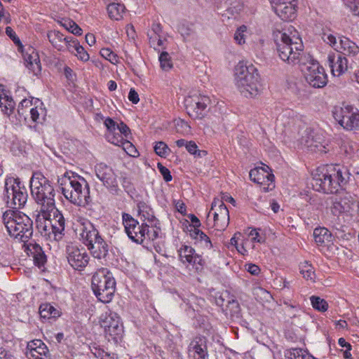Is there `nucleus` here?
I'll return each mask as SVG.
<instances>
[{
	"label": "nucleus",
	"instance_id": "f257e3e1",
	"mask_svg": "<svg viewBox=\"0 0 359 359\" xmlns=\"http://www.w3.org/2000/svg\"><path fill=\"white\" fill-rule=\"evenodd\" d=\"M350 172L347 168L339 165H327L316 169L313 173V189L325 194L337 193L347 184Z\"/></svg>",
	"mask_w": 359,
	"mask_h": 359
},
{
	"label": "nucleus",
	"instance_id": "4be33fe9",
	"mask_svg": "<svg viewBox=\"0 0 359 359\" xmlns=\"http://www.w3.org/2000/svg\"><path fill=\"white\" fill-rule=\"evenodd\" d=\"M26 356L33 359H46L50 358L47 346L40 339H34L27 343Z\"/></svg>",
	"mask_w": 359,
	"mask_h": 359
},
{
	"label": "nucleus",
	"instance_id": "4c0bfd02",
	"mask_svg": "<svg viewBox=\"0 0 359 359\" xmlns=\"http://www.w3.org/2000/svg\"><path fill=\"white\" fill-rule=\"evenodd\" d=\"M29 113L32 120L34 122H40L41 119H43V116H46V110L41 106L30 108Z\"/></svg>",
	"mask_w": 359,
	"mask_h": 359
},
{
	"label": "nucleus",
	"instance_id": "0e129e2a",
	"mask_svg": "<svg viewBox=\"0 0 359 359\" xmlns=\"http://www.w3.org/2000/svg\"><path fill=\"white\" fill-rule=\"evenodd\" d=\"M250 236L252 237V241L259 243H262L265 241V238L261 236L257 229H252L250 232Z\"/></svg>",
	"mask_w": 359,
	"mask_h": 359
},
{
	"label": "nucleus",
	"instance_id": "ddd939ff",
	"mask_svg": "<svg viewBox=\"0 0 359 359\" xmlns=\"http://www.w3.org/2000/svg\"><path fill=\"white\" fill-rule=\"evenodd\" d=\"M323 41L333 47L341 55L355 57L359 53L358 45L345 36L339 37L338 40L331 34H323Z\"/></svg>",
	"mask_w": 359,
	"mask_h": 359
},
{
	"label": "nucleus",
	"instance_id": "412c9836",
	"mask_svg": "<svg viewBox=\"0 0 359 359\" xmlns=\"http://www.w3.org/2000/svg\"><path fill=\"white\" fill-rule=\"evenodd\" d=\"M275 13L285 21H292L297 17V0H289L271 4Z\"/></svg>",
	"mask_w": 359,
	"mask_h": 359
},
{
	"label": "nucleus",
	"instance_id": "5fc2aeb1",
	"mask_svg": "<svg viewBox=\"0 0 359 359\" xmlns=\"http://www.w3.org/2000/svg\"><path fill=\"white\" fill-rule=\"evenodd\" d=\"M157 168L162 175L163 180L166 182H170L172 179V177L170 174V170L165 166H163L161 163H158L157 165Z\"/></svg>",
	"mask_w": 359,
	"mask_h": 359
},
{
	"label": "nucleus",
	"instance_id": "79ce46f5",
	"mask_svg": "<svg viewBox=\"0 0 359 359\" xmlns=\"http://www.w3.org/2000/svg\"><path fill=\"white\" fill-rule=\"evenodd\" d=\"M62 25L69 32L74 35L80 36L82 34L81 28L74 21L66 20L62 23Z\"/></svg>",
	"mask_w": 359,
	"mask_h": 359
},
{
	"label": "nucleus",
	"instance_id": "ea45409f",
	"mask_svg": "<svg viewBox=\"0 0 359 359\" xmlns=\"http://www.w3.org/2000/svg\"><path fill=\"white\" fill-rule=\"evenodd\" d=\"M32 106V101L28 99H23L18 107V113L20 116L26 118V116Z\"/></svg>",
	"mask_w": 359,
	"mask_h": 359
},
{
	"label": "nucleus",
	"instance_id": "864d4df0",
	"mask_svg": "<svg viewBox=\"0 0 359 359\" xmlns=\"http://www.w3.org/2000/svg\"><path fill=\"white\" fill-rule=\"evenodd\" d=\"M175 126L177 133L182 134L188 133L191 130V127L189 126L188 123L183 120L177 121Z\"/></svg>",
	"mask_w": 359,
	"mask_h": 359
},
{
	"label": "nucleus",
	"instance_id": "2f4dec72",
	"mask_svg": "<svg viewBox=\"0 0 359 359\" xmlns=\"http://www.w3.org/2000/svg\"><path fill=\"white\" fill-rule=\"evenodd\" d=\"M47 37L49 42L57 50L64 51L65 50V43L68 42V36H64L59 31L50 30L47 33Z\"/></svg>",
	"mask_w": 359,
	"mask_h": 359
},
{
	"label": "nucleus",
	"instance_id": "e433bc0d",
	"mask_svg": "<svg viewBox=\"0 0 359 359\" xmlns=\"http://www.w3.org/2000/svg\"><path fill=\"white\" fill-rule=\"evenodd\" d=\"M300 273L306 280H314L316 278L315 271L311 264L304 262L300 266Z\"/></svg>",
	"mask_w": 359,
	"mask_h": 359
},
{
	"label": "nucleus",
	"instance_id": "6ab92c4d",
	"mask_svg": "<svg viewBox=\"0 0 359 359\" xmlns=\"http://www.w3.org/2000/svg\"><path fill=\"white\" fill-rule=\"evenodd\" d=\"M69 264L76 270H83L88 264L89 256L84 249L80 250L74 245L67 248Z\"/></svg>",
	"mask_w": 359,
	"mask_h": 359
},
{
	"label": "nucleus",
	"instance_id": "bf43d9fd",
	"mask_svg": "<svg viewBox=\"0 0 359 359\" xmlns=\"http://www.w3.org/2000/svg\"><path fill=\"white\" fill-rule=\"evenodd\" d=\"M198 241L203 243V247L206 249L210 250L212 248V244L210 238L204 233H200V237Z\"/></svg>",
	"mask_w": 359,
	"mask_h": 359
},
{
	"label": "nucleus",
	"instance_id": "680f3d73",
	"mask_svg": "<svg viewBox=\"0 0 359 359\" xmlns=\"http://www.w3.org/2000/svg\"><path fill=\"white\" fill-rule=\"evenodd\" d=\"M179 32L184 39L190 36L194 32L193 29L189 25H182L179 27Z\"/></svg>",
	"mask_w": 359,
	"mask_h": 359
},
{
	"label": "nucleus",
	"instance_id": "6e6552de",
	"mask_svg": "<svg viewBox=\"0 0 359 359\" xmlns=\"http://www.w3.org/2000/svg\"><path fill=\"white\" fill-rule=\"evenodd\" d=\"M81 237L95 258L98 259L106 258L109 252V245L91 223L83 228Z\"/></svg>",
	"mask_w": 359,
	"mask_h": 359
},
{
	"label": "nucleus",
	"instance_id": "774afa93",
	"mask_svg": "<svg viewBox=\"0 0 359 359\" xmlns=\"http://www.w3.org/2000/svg\"><path fill=\"white\" fill-rule=\"evenodd\" d=\"M128 100L133 104H137L140 101L138 93L135 91V89L131 88L128 93Z\"/></svg>",
	"mask_w": 359,
	"mask_h": 359
},
{
	"label": "nucleus",
	"instance_id": "473e14b6",
	"mask_svg": "<svg viewBox=\"0 0 359 359\" xmlns=\"http://www.w3.org/2000/svg\"><path fill=\"white\" fill-rule=\"evenodd\" d=\"M39 310L41 318L45 320L56 318L60 316V311L50 303L41 304Z\"/></svg>",
	"mask_w": 359,
	"mask_h": 359
},
{
	"label": "nucleus",
	"instance_id": "c85d7f7f",
	"mask_svg": "<svg viewBox=\"0 0 359 359\" xmlns=\"http://www.w3.org/2000/svg\"><path fill=\"white\" fill-rule=\"evenodd\" d=\"M26 249L33 257L35 265L43 266L46 262V256L41 247L36 243H29L26 245Z\"/></svg>",
	"mask_w": 359,
	"mask_h": 359
},
{
	"label": "nucleus",
	"instance_id": "f03ea898",
	"mask_svg": "<svg viewBox=\"0 0 359 359\" xmlns=\"http://www.w3.org/2000/svg\"><path fill=\"white\" fill-rule=\"evenodd\" d=\"M29 187L31 196L39 205V212L47 219L55 209V191L52 182L42 173L36 172L30 179Z\"/></svg>",
	"mask_w": 359,
	"mask_h": 359
},
{
	"label": "nucleus",
	"instance_id": "58836bf2",
	"mask_svg": "<svg viewBox=\"0 0 359 359\" xmlns=\"http://www.w3.org/2000/svg\"><path fill=\"white\" fill-rule=\"evenodd\" d=\"M187 151L196 157H203L205 156L208 152L205 150H200L198 149V146L194 141H189L186 146Z\"/></svg>",
	"mask_w": 359,
	"mask_h": 359
},
{
	"label": "nucleus",
	"instance_id": "1a4fd4ad",
	"mask_svg": "<svg viewBox=\"0 0 359 359\" xmlns=\"http://www.w3.org/2000/svg\"><path fill=\"white\" fill-rule=\"evenodd\" d=\"M4 201L8 205L19 209L25 205L27 201V192L18 177H7L4 184Z\"/></svg>",
	"mask_w": 359,
	"mask_h": 359
},
{
	"label": "nucleus",
	"instance_id": "6e6d98bb",
	"mask_svg": "<svg viewBox=\"0 0 359 359\" xmlns=\"http://www.w3.org/2000/svg\"><path fill=\"white\" fill-rule=\"evenodd\" d=\"M74 55L81 61L87 62L89 60V54L85 50L84 48L80 45L79 47H76V50Z\"/></svg>",
	"mask_w": 359,
	"mask_h": 359
},
{
	"label": "nucleus",
	"instance_id": "20e7f679",
	"mask_svg": "<svg viewBox=\"0 0 359 359\" xmlns=\"http://www.w3.org/2000/svg\"><path fill=\"white\" fill-rule=\"evenodd\" d=\"M279 57L289 65L300 63L303 56L304 46L299 37L290 36L285 32L276 30L273 32Z\"/></svg>",
	"mask_w": 359,
	"mask_h": 359
},
{
	"label": "nucleus",
	"instance_id": "c03bdc74",
	"mask_svg": "<svg viewBox=\"0 0 359 359\" xmlns=\"http://www.w3.org/2000/svg\"><path fill=\"white\" fill-rule=\"evenodd\" d=\"M159 62L161 65V67L163 70H168L172 68V64L170 60V57L169 54L163 51L159 56Z\"/></svg>",
	"mask_w": 359,
	"mask_h": 359
},
{
	"label": "nucleus",
	"instance_id": "49530a36",
	"mask_svg": "<svg viewBox=\"0 0 359 359\" xmlns=\"http://www.w3.org/2000/svg\"><path fill=\"white\" fill-rule=\"evenodd\" d=\"M123 149L130 156L135 157L139 154L135 146L128 140H125L122 147Z\"/></svg>",
	"mask_w": 359,
	"mask_h": 359
},
{
	"label": "nucleus",
	"instance_id": "9b49d317",
	"mask_svg": "<svg viewBox=\"0 0 359 359\" xmlns=\"http://www.w3.org/2000/svg\"><path fill=\"white\" fill-rule=\"evenodd\" d=\"M334 118L346 130H359V110L351 105L336 106L332 110Z\"/></svg>",
	"mask_w": 359,
	"mask_h": 359
},
{
	"label": "nucleus",
	"instance_id": "aec40b11",
	"mask_svg": "<svg viewBox=\"0 0 359 359\" xmlns=\"http://www.w3.org/2000/svg\"><path fill=\"white\" fill-rule=\"evenodd\" d=\"M249 176L252 181L260 184L264 192L271 191L275 187L274 175L269 173L263 168L252 169L250 171Z\"/></svg>",
	"mask_w": 359,
	"mask_h": 359
},
{
	"label": "nucleus",
	"instance_id": "603ef678",
	"mask_svg": "<svg viewBox=\"0 0 359 359\" xmlns=\"http://www.w3.org/2000/svg\"><path fill=\"white\" fill-rule=\"evenodd\" d=\"M90 349L91 353L95 355V357L100 359H104L105 355H107V352L101 348L99 346L96 344H93L90 346Z\"/></svg>",
	"mask_w": 359,
	"mask_h": 359
},
{
	"label": "nucleus",
	"instance_id": "393cba45",
	"mask_svg": "<svg viewBox=\"0 0 359 359\" xmlns=\"http://www.w3.org/2000/svg\"><path fill=\"white\" fill-rule=\"evenodd\" d=\"M207 339L204 337H196L189 346V355L192 359H208Z\"/></svg>",
	"mask_w": 359,
	"mask_h": 359
},
{
	"label": "nucleus",
	"instance_id": "2eb2a0df",
	"mask_svg": "<svg viewBox=\"0 0 359 359\" xmlns=\"http://www.w3.org/2000/svg\"><path fill=\"white\" fill-rule=\"evenodd\" d=\"M95 170L97 177L102 182V184L108 191L113 194H117L119 188L117 175L114 170L104 163L97 164Z\"/></svg>",
	"mask_w": 359,
	"mask_h": 359
},
{
	"label": "nucleus",
	"instance_id": "39448f33",
	"mask_svg": "<svg viewBox=\"0 0 359 359\" xmlns=\"http://www.w3.org/2000/svg\"><path fill=\"white\" fill-rule=\"evenodd\" d=\"M235 82L239 92L245 97H255L261 92L260 75L252 64L238 62L235 69Z\"/></svg>",
	"mask_w": 359,
	"mask_h": 359
},
{
	"label": "nucleus",
	"instance_id": "e2e57ef3",
	"mask_svg": "<svg viewBox=\"0 0 359 359\" xmlns=\"http://www.w3.org/2000/svg\"><path fill=\"white\" fill-rule=\"evenodd\" d=\"M24 60L26 66L27 65H29V63L34 62L35 61L39 62L38 54L35 53L34 50H32V53L31 54L24 55Z\"/></svg>",
	"mask_w": 359,
	"mask_h": 359
},
{
	"label": "nucleus",
	"instance_id": "0eeeda50",
	"mask_svg": "<svg viewBox=\"0 0 359 359\" xmlns=\"http://www.w3.org/2000/svg\"><path fill=\"white\" fill-rule=\"evenodd\" d=\"M91 287L97 299L107 304L111 302L114 297L116 281L107 269L102 268L93 276Z\"/></svg>",
	"mask_w": 359,
	"mask_h": 359
},
{
	"label": "nucleus",
	"instance_id": "7ed1b4c3",
	"mask_svg": "<svg viewBox=\"0 0 359 359\" xmlns=\"http://www.w3.org/2000/svg\"><path fill=\"white\" fill-rule=\"evenodd\" d=\"M57 182L63 196L72 203L82 207L90 203V187L83 177L65 173Z\"/></svg>",
	"mask_w": 359,
	"mask_h": 359
},
{
	"label": "nucleus",
	"instance_id": "c756f323",
	"mask_svg": "<svg viewBox=\"0 0 359 359\" xmlns=\"http://www.w3.org/2000/svg\"><path fill=\"white\" fill-rule=\"evenodd\" d=\"M0 107L1 111L10 116L14 111L15 107V102L12 97L6 94V90L3 85L0 84Z\"/></svg>",
	"mask_w": 359,
	"mask_h": 359
},
{
	"label": "nucleus",
	"instance_id": "9d476101",
	"mask_svg": "<svg viewBox=\"0 0 359 359\" xmlns=\"http://www.w3.org/2000/svg\"><path fill=\"white\" fill-rule=\"evenodd\" d=\"M302 59L299 65L306 82L312 87L319 88L327 84V75L322 66L315 60Z\"/></svg>",
	"mask_w": 359,
	"mask_h": 359
},
{
	"label": "nucleus",
	"instance_id": "052dcab7",
	"mask_svg": "<svg viewBox=\"0 0 359 359\" xmlns=\"http://www.w3.org/2000/svg\"><path fill=\"white\" fill-rule=\"evenodd\" d=\"M121 184L126 191H131L133 189V184L131 180L126 175H122L121 177Z\"/></svg>",
	"mask_w": 359,
	"mask_h": 359
},
{
	"label": "nucleus",
	"instance_id": "7c9ffc66",
	"mask_svg": "<svg viewBox=\"0 0 359 359\" xmlns=\"http://www.w3.org/2000/svg\"><path fill=\"white\" fill-rule=\"evenodd\" d=\"M224 2L221 3L220 8H225V13L222 15H226L228 18L234 17L235 15L239 13V12L243 8V0H223Z\"/></svg>",
	"mask_w": 359,
	"mask_h": 359
},
{
	"label": "nucleus",
	"instance_id": "4d7b16f0",
	"mask_svg": "<svg viewBox=\"0 0 359 359\" xmlns=\"http://www.w3.org/2000/svg\"><path fill=\"white\" fill-rule=\"evenodd\" d=\"M104 126H106L109 134L115 133L118 124L111 118L108 117L104 120Z\"/></svg>",
	"mask_w": 359,
	"mask_h": 359
},
{
	"label": "nucleus",
	"instance_id": "8fccbe9b",
	"mask_svg": "<svg viewBox=\"0 0 359 359\" xmlns=\"http://www.w3.org/2000/svg\"><path fill=\"white\" fill-rule=\"evenodd\" d=\"M354 15L359 17V0H342Z\"/></svg>",
	"mask_w": 359,
	"mask_h": 359
},
{
	"label": "nucleus",
	"instance_id": "cd10ccee",
	"mask_svg": "<svg viewBox=\"0 0 359 359\" xmlns=\"http://www.w3.org/2000/svg\"><path fill=\"white\" fill-rule=\"evenodd\" d=\"M53 212V222H49L54 239L60 241L65 235V219L62 214L57 210L55 209Z\"/></svg>",
	"mask_w": 359,
	"mask_h": 359
},
{
	"label": "nucleus",
	"instance_id": "f704fd0d",
	"mask_svg": "<svg viewBox=\"0 0 359 359\" xmlns=\"http://www.w3.org/2000/svg\"><path fill=\"white\" fill-rule=\"evenodd\" d=\"M125 6L118 3H111L107 6V12L111 19L119 20L123 18Z\"/></svg>",
	"mask_w": 359,
	"mask_h": 359
},
{
	"label": "nucleus",
	"instance_id": "37998d69",
	"mask_svg": "<svg viewBox=\"0 0 359 359\" xmlns=\"http://www.w3.org/2000/svg\"><path fill=\"white\" fill-rule=\"evenodd\" d=\"M289 359H312V355L302 348H292L290 351Z\"/></svg>",
	"mask_w": 359,
	"mask_h": 359
},
{
	"label": "nucleus",
	"instance_id": "4468645a",
	"mask_svg": "<svg viewBox=\"0 0 359 359\" xmlns=\"http://www.w3.org/2000/svg\"><path fill=\"white\" fill-rule=\"evenodd\" d=\"M122 220L129 238L137 243H142L144 233H148V224L143 223L140 225L138 221L128 213H123Z\"/></svg>",
	"mask_w": 359,
	"mask_h": 359
},
{
	"label": "nucleus",
	"instance_id": "a19ab883",
	"mask_svg": "<svg viewBox=\"0 0 359 359\" xmlns=\"http://www.w3.org/2000/svg\"><path fill=\"white\" fill-rule=\"evenodd\" d=\"M154 149L155 153L158 156H159L161 157H163V158L167 157L170 152V148L168 147V145L164 142H162V141L157 142L156 143Z\"/></svg>",
	"mask_w": 359,
	"mask_h": 359
},
{
	"label": "nucleus",
	"instance_id": "dca6fc26",
	"mask_svg": "<svg viewBox=\"0 0 359 359\" xmlns=\"http://www.w3.org/2000/svg\"><path fill=\"white\" fill-rule=\"evenodd\" d=\"M100 326L104 328L105 334L116 339L123 333V325L116 313H110L102 315L100 320Z\"/></svg>",
	"mask_w": 359,
	"mask_h": 359
},
{
	"label": "nucleus",
	"instance_id": "b1692460",
	"mask_svg": "<svg viewBox=\"0 0 359 359\" xmlns=\"http://www.w3.org/2000/svg\"><path fill=\"white\" fill-rule=\"evenodd\" d=\"M332 205L331 211L333 215H339L344 212H348L355 205L353 200L347 194L344 196L336 195L331 198Z\"/></svg>",
	"mask_w": 359,
	"mask_h": 359
},
{
	"label": "nucleus",
	"instance_id": "a18cd8bd",
	"mask_svg": "<svg viewBox=\"0 0 359 359\" xmlns=\"http://www.w3.org/2000/svg\"><path fill=\"white\" fill-rule=\"evenodd\" d=\"M100 55L102 57L109 60L112 64H116L118 62V57L117 55L111 51L109 48H102L100 50Z\"/></svg>",
	"mask_w": 359,
	"mask_h": 359
},
{
	"label": "nucleus",
	"instance_id": "69168bd1",
	"mask_svg": "<svg viewBox=\"0 0 359 359\" xmlns=\"http://www.w3.org/2000/svg\"><path fill=\"white\" fill-rule=\"evenodd\" d=\"M117 129L119 130L120 133L126 138L128 137L129 135L130 134V130L129 127L123 122H121L119 124H118Z\"/></svg>",
	"mask_w": 359,
	"mask_h": 359
},
{
	"label": "nucleus",
	"instance_id": "de8ad7c7",
	"mask_svg": "<svg viewBox=\"0 0 359 359\" xmlns=\"http://www.w3.org/2000/svg\"><path fill=\"white\" fill-rule=\"evenodd\" d=\"M107 140L111 142V144L122 147L125 140L123 138L121 135H120L118 133H111L108 134L107 135Z\"/></svg>",
	"mask_w": 359,
	"mask_h": 359
},
{
	"label": "nucleus",
	"instance_id": "bb28decb",
	"mask_svg": "<svg viewBox=\"0 0 359 359\" xmlns=\"http://www.w3.org/2000/svg\"><path fill=\"white\" fill-rule=\"evenodd\" d=\"M327 62L334 76H339L347 69V59L340 53L329 54Z\"/></svg>",
	"mask_w": 359,
	"mask_h": 359
},
{
	"label": "nucleus",
	"instance_id": "13d9d810",
	"mask_svg": "<svg viewBox=\"0 0 359 359\" xmlns=\"http://www.w3.org/2000/svg\"><path fill=\"white\" fill-rule=\"evenodd\" d=\"M26 67L35 76H38L41 73V62H38L37 61H35L34 62H31V63H29V65H27Z\"/></svg>",
	"mask_w": 359,
	"mask_h": 359
},
{
	"label": "nucleus",
	"instance_id": "f3484780",
	"mask_svg": "<svg viewBox=\"0 0 359 359\" xmlns=\"http://www.w3.org/2000/svg\"><path fill=\"white\" fill-rule=\"evenodd\" d=\"M212 212L214 226L218 230H224L229 223V212L225 204L219 200H214L208 215Z\"/></svg>",
	"mask_w": 359,
	"mask_h": 359
},
{
	"label": "nucleus",
	"instance_id": "72a5a7b5",
	"mask_svg": "<svg viewBox=\"0 0 359 359\" xmlns=\"http://www.w3.org/2000/svg\"><path fill=\"white\" fill-rule=\"evenodd\" d=\"M137 212L144 220L154 222L156 220L153 209L145 202L140 201L137 204Z\"/></svg>",
	"mask_w": 359,
	"mask_h": 359
},
{
	"label": "nucleus",
	"instance_id": "c9c22d12",
	"mask_svg": "<svg viewBox=\"0 0 359 359\" xmlns=\"http://www.w3.org/2000/svg\"><path fill=\"white\" fill-rule=\"evenodd\" d=\"M310 300L314 309L320 312H325L327 310L328 304L324 299L317 296H311Z\"/></svg>",
	"mask_w": 359,
	"mask_h": 359
},
{
	"label": "nucleus",
	"instance_id": "5701e85b",
	"mask_svg": "<svg viewBox=\"0 0 359 359\" xmlns=\"http://www.w3.org/2000/svg\"><path fill=\"white\" fill-rule=\"evenodd\" d=\"M313 238L320 250L323 253H325V248L330 250L337 249V247L332 243V235L327 228H316L313 231Z\"/></svg>",
	"mask_w": 359,
	"mask_h": 359
},
{
	"label": "nucleus",
	"instance_id": "a211bd4d",
	"mask_svg": "<svg viewBox=\"0 0 359 359\" xmlns=\"http://www.w3.org/2000/svg\"><path fill=\"white\" fill-rule=\"evenodd\" d=\"M303 137L305 146L311 151L326 153L327 142L322 133L314 130H306Z\"/></svg>",
	"mask_w": 359,
	"mask_h": 359
},
{
	"label": "nucleus",
	"instance_id": "3c124183",
	"mask_svg": "<svg viewBox=\"0 0 359 359\" xmlns=\"http://www.w3.org/2000/svg\"><path fill=\"white\" fill-rule=\"evenodd\" d=\"M68 42L65 43V50L67 49L72 53H75L76 50V47H79L80 44L77 40H76L74 37L69 36L68 37Z\"/></svg>",
	"mask_w": 359,
	"mask_h": 359
},
{
	"label": "nucleus",
	"instance_id": "423d86ee",
	"mask_svg": "<svg viewBox=\"0 0 359 359\" xmlns=\"http://www.w3.org/2000/svg\"><path fill=\"white\" fill-rule=\"evenodd\" d=\"M3 220L8 234L19 242L26 244L33 235V222L25 213L6 211Z\"/></svg>",
	"mask_w": 359,
	"mask_h": 359
},
{
	"label": "nucleus",
	"instance_id": "338daca9",
	"mask_svg": "<svg viewBox=\"0 0 359 359\" xmlns=\"http://www.w3.org/2000/svg\"><path fill=\"white\" fill-rule=\"evenodd\" d=\"M246 270L252 275H258L260 272L259 267L254 264H248L245 265Z\"/></svg>",
	"mask_w": 359,
	"mask_h": 359
},
{
	"label": "nucleus",
	"instance_id": "f8f14e48",
	"mask_svg": "<svg viewBox=\"0 0 359 359\" xmlns=\"http://www.w3.org/2000/svg\"><path fill=\"white\" fill-rule=\"evenodd\" d=\"M212 104L208 96L201 94L189 95L184 100L187 112L194 119H202L207 116Z\"/></svg>",
	"mask_w": 359,
	"mask_h": 359
},
{
	"label": "nucleus",
	"instance_id": "09e8293b",
	"mask_svg": "<svg viewBox=\"0 0 359 359\" xmlns=\"http://www.w3.org/2000/svg\"><path fill=\"white\" fill-rule=\"evenodd\" d=\"M247 30V27L245 25H242L240 27L237 29L234 34V39L238 44L241 45L245 43V34L244 32H245Z\"/></svg>",
	"mask_w": 359,
	"mask_h": 359
},
{
	"label": "nucleus",
	"instance_id": "a878e982",
	"mask_svg": "<svg viewBox=\"0 0 359 359\" xmlns=\"http://www.w3.org/2000/svg\"><path fill=\"white\" fill-rule=\"evenodd\" d=\"M179 257L182 263H189L193 266L198 265L202 267L204 264V261L202 257L196 253L194 248L191 246L184 245L178 250ZM198 269V266H196Z\"/></svg>",
	"mask_w": 359,
	"mask_h": 359
}]
</instances>
